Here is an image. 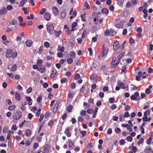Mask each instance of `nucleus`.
<instances>
[{
  "mask_svg": "<svg viewBox=\"0 0 153 153\" xmlns=\"http://www.w3.org/2000/svg\"><path fill=\"white\" fill-rule=\"evenodd\" d=\"M92 17L94 19V23L95 24L94 28H95L94 30H97L103 26V25L102 24V19H99L98 15L96 13H94L92 14Z\"/></svg>",
  "mask_w": 153,
  "mask_h": 153,
  "instance_id": "f257e3e1",
  "label": "nucleus"
},
{
  "mask_svg": "<svg viewBox=\"0 0 153 153\" xmlns=\"http://www.w3.org/2000/svg\"><path fill=\"white\" fill-rule=\"evenodd\" d=\"M109 45L108 44H104L102 49L101 56L103 57L106 55L108 51Z\"/></svg>",
  "mask_w": 153,
  "mask_h": 153,
  "instance_id": "f03ea898",
  "label": "nucleus"
},
{
  "mask_svg": "<svg viewBox=\"0 0 153 153\" xmlns=\"http://www.w3.org/2000/svg\"><path fill=\"white\" fill-rule=\"evenodd\" d=\"M113 48L114 53H117L120 52L121 48H120V46L118 41H116L114 42Z\"/></svg>",
  "mask_w": 153,
  "mask_h": 153,
  "instance_id": "7ed1b4c3",
  "label": "nucleus"
},
{
  "mask_svg": "<svg viewBox=\"0 0 153 153\" xmlns=\"http://www.w3.org/2000/svg\"><path fill=\"white\" fill-rule=\"evenodd\" d=\"M47 32L50 34H53L54 33V27L53 24L51 23H48L46 25Z\"/></svg>",
  "mask_w": 153,
  "mask_h": 153,
  "instance_id": "20e7f679",
  "label": "nucleus"
},
{
  "mask_svg": "<svg viewBox=\"0 0 153 153\" xmlns=\"http://www.w3.org/2000/svg\"><path fill=\"white\" fill-rule=\"evenodd\" d=\"M22 113L21 111H18L15 113L13 116V119L15 120L19 119L22 117Z\"/></svg>",
  "mask_w": 153,
  "mask_h": 153,
  "instance_id": "39448f33",
  "label": "nucleus"
},
{
  "mask_svg": "<svg viewBox=\"0 0 153 153\" xmlns=\"http://www.w3.org/2000/svg\"><path fill=\"white\" fill-rule=\"evenodd\" d=\"M117 84L119 85L121 88L125 89L126 86L125 85V84L120 80H118L117 82Z\"/></svg>",
  "mask_w": 153,
  "mask_h": 153,
  "instance_id": "423d86ee",
  "label": "nucleus"
},
{
  "mask_svg": "<svg viewBox=\"0 0 153 153\" xmlns=\"http://www.w3.org/2000/svg\"><path fill=\"white\" fill-rule=\"evenodd\" d=\"M51 17V14L48 12L46 13L44 15L45 19L47 21H48L50 20Z\"/></svg>",
  "mask_w": 153,
  "mask_h": 153,
  "instance_id": "0eeeda50",
  "label": "nucleus"
},
{
  "mask_svg": "<svg viewBox=\"0 0 153 153\" xmlns=\"http://www.w3.org/2000/svg\"><path fill=\"white\" fill-rule=\"evenodd\" d=\"M13 51L11 49L7 50L6 51V56L7 57H10L12 56Z\"/></svg>",
  "mask_w": 153,
  "mask_h": 153,
  "instance_id": "6e6552de",
  "label": "nucleus"
},
{
  "mask_svg": "<svg viewBox=\"0 0 153 153\" xmlns=\"http://www.w3.org/2000/svg\"><path fill=\"white\" fill-rule=\"evenodd\" d=\"M70 130V128L67 127L66 128L65 131H64L65 134L68 137H70L71 136V134L69 132Z\"/></svg>",
  "mask_w": 153,
  "mask_h": 153,
  "instance_id": "1a4fd4ad",
  "label": "nucleus"
},
{
  "mask_svg": "<svg viewBox=\"0 0 153 153\" xmlns=\"http://www.w3.org/2000/svg\"><path fill=\"white\" fill-rule=\"evenodd\" d=\"M7 12L6 9L5 7H3L0 10V15H4L7 13Z\"/></svg>",
  "mask_w": 153,
  "mask_h": 153,
  "instance_id": "9d476101",
  "label": "nucleus"
},
{
  "mask_svg": "<svg viewBox=\"0 0 153 153\" xmlns=\"http://www.w3.org/2000/svg\"><path fill=\"white\" fill-rule=\"evenodd\" d=\"M125 21H123L120 23L117 24L115 26L117 28H122L123 27V25Z\"/></svg>",
  "mask_w": 153,
  "mask_h": 153,
  "instance_id": "9b49d317",
  "label": "nucleus"
},
{
  "mask_svg": "<svg viewBox=\"0 0 153 153\" xmlns=\"http://www.w3.org/2000/svg\"><path fill=\"white\" fill-rule=\"evenodd\" d=\"M139 96V93L138 92H135L134 95H132L131 97V100H136L137 97Z\"/></svg>",
  "mask_w": 153,
  "mask_h": 153,
  "instance_id": "f8f14e48",
  "label": "nucleus"
},
{
  "mask_svg": "<svg viewBox=\"0 0 153 153\" xmlns=\"http://www.w3.org/2000/svg\"><path fill=\"white\" fill-rule=\"evenodd\" d=\"M52 10H53V14L55 15L56 16L58 15L59 13L58 9L57 8L55 7H54L52 8Z\"/></svg>",
  "mask_w": 153,
  "mask_h": 153,
  "instance_id": "ddd939ff",
  "label": "nucleus"
},
{
  "mask_svg": "<svg viewBox=\"0 0 153 153\" xmlns=\"http://www.w3.org/2000/svg\"><path fill=\"white\" fill-rule=\"evenodd\" d=\"M33 44V42L30 40H27L25 42L26 45L28 47L31 46Z\"/></svg>",
  "mask_w": 153,
  "mask_h": 153,
  "instance_id": "4468645a",
  "label": "nucleus"
},
{
  "mask_svg": "<svg viewBox=\"0 0 153 153\" xmlns=\"http://www.w3.org/2000/svg\"><path fill=\"white\" fill-rule=\"evenodd\" d=\"M65 50V48L64 46L61 47L60 45H58L57 49L58 51H60L61 52H62L64 51Z\"/></svg>",
  "mask_w": 153,
  "mask_h": 153,
  "instance_id": "2eb2a0df",
  "label": "nucleus"
},
{
  "mask_svg": "<svg viewBox=\"0 0 153 153\" xmlns=\"http://www.w3.org/2000/svg\"><path fill=\"white\" fill-rule=\"evenodd\" d=\"M62 102L58 101H57L56 103L55 104V105L54 106V107L56 108L57 109H58V108L61 106V105Z\"/></svg>",
  "mask_w": 153,
  "mask_h": 153,
  "instance_id": "dca6fc26",
  "label": "nucleus"
},
{
  "mask_svg": "<svg viewBox=\"0 0 153 153\" xmlns=\"http://www.w3.org/2000/svg\"><path fill=\"white\" fill-rule=\"evenodd\" d=\"M25 134L26 136L28 137L30 136L31 134V131L30 129H27L25 131Z\"/></svg>",
  "mask_w": 153,
  "mask_h": 153,
  "instance_id": "f3484780",
  "label": "nucleus"
},
{
  "mask_svg": "<svg viewBox=\"0 0 153 153\" xmlns=\"http://www.w3.org/2000/svg\"><path fill=\"white\" fill-rule=\"evenodd\" d=\"M45 71V67L43 65L41 66L39 69V71L40 73H44Z\"/></svg>",
  "mask_w": 153,
  "mask_h": 153,
  "instance_id": "a211bd4d",
  "label": "nucleus"
},
{
  "mask_svg": "<svg viewBox=\"0 0 153 153\" xmlns=\"http://www.w3.org/2000/svg\"><path fill=\"white\" fill-rule=\"evenodd\" d=\"M56 73L57 71L56 70L55 71H52L51 72V74L50 76L51 77L52 79L54 78L56 76Z\"/></svg>",
  "mask_w": 153,
  "mask_h": 153,
  "instance_id": "6ab92c4d",
  "label": "nucleus"
},
{
  "mask_svg": "<svg viewBox=\"0 0 153 153\" xmlns=\"http://www.w3.org/2000/svg\"><path fill=\"white\" fill-rule=\"evenodd\" d=\"M26 100L28 102V104L30 105H32V100L31 99L30 97H26Z\"/></svg>",
  "mask_w": 153,
  "mask_h": 153,
  "instance_id": "aec40b11",
  "label": "nucleus"
},
{
  "mask_svg": "<svg viewBox=\"0 0 153 153\" xmlns=\"http://www.w3.org/2000/svg\"><path fill=\"white\" fill-rule=\"evenodd\" d=\"M77 25V23L76 22H74L72 23L71 25L72 29L71 31H74L75 30V27Z\"/></svg>",
  "mask_w": 153,
  "mask_h": 153,
  "instance_id": "412c9836",
  "label": "nucleus"
},
{
  "mask_svg": "<svg viewBox=\"0 0 153 153\" xmlns=\"http://www.w3.org/2000/svg\"><path fill=\"white\" fill-rule=\"evenodd\" d=\"M17 24L16 21L14 19H12L9 21V24L11 25H15Z\"/></svg>",
  "mask_w": 153,
  "mask_h": 153,
  "instance_id": "4be33fe9",
  "label": "nucleus"
},
{
  "mask_svg": "<svg viewBox=\"0 0 153 153\" xmlns=\"http://www.w3.org/2000/svg\"><path fill=\"white\" fill-rule=\"evenodd\" d=\"M150 113V111L149 109L146 110L144 113V117H147L148 115H149Z\"/></svg>",
  "mask_w": 153,
  "mask_h": 153,
  "instance_id": "5701e85b",
  "label": "nucleus"
},
{
  "mask_svg": "<svg viewBox=\"0 0 153 153\" xmlns=\"http://www.w3.org/2000/svg\"><path fill=\"white\" fill-rule=\"evenodd\" d=\"M125 53L124 52H121L118 55L117 57V60L120 61L121 58L125 54Z\"/></svg>",
  "mask_w": 153,
  "mask_h": 153,
  "instance_id": "b1692460",
  "label": "nucleus"
},
{
  "mask_svg": "<svg viewBox=\"0 0 153 153\" xmlns=\"http://www.w3.org/2000/svg\"><path fill=\"white\" fill-rule=\"evenodd\" d=\"M27 1V0H22L20 3L19 7L23 6L25 4Z\"/></svg>",
  "mask_w": 153,
  "mask_h": 153,
  "instance_id": "393cba45",
  "label": "nucleus"
},
{
  "mask_svg": "<svg viewBox=\"0 0 153 153\" xmlns=\"http://www.w3.org/2000/svg\"><path fill=\"white\" fill-rule=\"evenodd\" d=\"M70 56L72 58L75 57L76 53L73 51H71L70 52Z\"/></svg>",
  "mask_w": 153,
  "mask_h": 153,
  "instance_id": "a878e982",
  "label": "nucleus"
},
{
  "mask_svg": "<svg viewBox=\"0 0 153 153\" xmlns=\"http://www.w3.org/2000/svg\"><path fill=\"white\" fill-rule=\"evenodd\" d=\"M116 34V32L115 30L113 29H111L110 30V36H113Z\"/></svg>",
  "mask_w": 153,
  "mask_h": 153,
  "instance_id": "bb28decb",
  "label": "nucleus"
},
{
  "mask_svg": "<svg viewBox=\"0 0 153 153\" xmlns=\"http://www.w3.org/2000/svg\"><path fill=\"white\" fill-rule=\"evenodd\" d=\"M87 35V32L86 30H84L82 32V38H84Z\"/></svg>",
  "mask_w": 153,
  "mask_h": 153,
  "instance_id": "cd10ccee",
  "label": "nucleus"
},
{
  "mask_svg": "<svg viewBox=\"0 0 153 153\" xmlns=\"http://www.w3.org/2000/svg\"><path fill=\"white\" fill-rule=\"evenodd\" d=\"M16 106L14 105H13L11 106H10L8 107V109L10 111H13L16 108Z\"/></svg>",
  "mask_w": 153,
  "mask_h": 153,
  "instance_id": "c85d7f7f",
  "label": "nucleus"
},
{
  "mask_svg": "<svg viewBox=\"0 0 153 153\" xmlns=\"http://www.w3.org/2000/svg\"><path fill=\"white\" fill-rule=\"evenodd\" d=\"M102 12L103 13L107 14L108 13V10L107 9L103 8L102 10Z\"/></svg>",
  "mask_w": 153,
  "mask_h": 153,
  "instance_id": "c756f323",
  "label": "nucleus"
},
{
  "mask_svg": "<svg viewBox=\"0 0 153 153\" xmlns=\"http://www.w3.org/2000/svg\"><path fill=\"white\" fill-rule=\"evenodd\" d=\"M129 43L131 45H133L134 44L135 41L131 37L129 40Z\"/></svg>",
  "mask_w": 153,
  "mask_h": 153,
  "instance_id": "7c9ffc66",
  "label": "nucleus"
},
{
  "mask_svg": "<svg viewBox=\"0 0 153 153\" xmlns=\"http://www.w3.org/2000/svg\"><path fill=\"white\" fill-rule=\"evenodd\" d=\"M73 108V106L71 105H69L67 108V110L69 112H71Z\"/></svg>",
  "mask_w": 153,
  "mask_h": 153,
  "instance_id": "2f4dec72",
  "label": "nucleus"
},
{
  "mask_svg": "<svg viewBox=\"0 0 153 153\" xmlns=\"http://www.w3.org/2000/svg\"><path fill=\"white\" fill-rule=\"evenodd\" d=\"M66 16V13L65 11H62L61 14V18L64 19Z\"/></svg>",
  "mask_w": 153,
  "mask_h": 153,
  "instance_id": "473e14b6",
  "label": "nucleus"
},
{
  "mask_svg": "<svg viewBox=\"0 0 153 153\" xmlns=\"http://www.w3.org/2000/svg\"><path fill=\"white\" fill-rule=\"evenodd\" d=\"M97 75L95 74H92L90 76V78L93 80H95L97 78Z\"/></svg>",
  "mask_w": 153,
  "mask_h": 153,
  "instance_id": "72a5a7b5",
  "label": "nucleus"
},
{
  "mask_svg": "<svg viewBox=\"0 0 153 153\" xmlns=\"http://www.w3.org/2000/svg\"><path fill=\"white\" fill-rule=\"evenodd\" d=\"M80 114L82 116H84L86 115V111L85 110H81L80 113Z\"/></svg>",
  "mask_w": 153,
  "mask_h": 153,
  "instance_id": "f704fd0d",
  "label": "nucleus"
},
{
  "mask_svg": "<svg viewBox=\"0 0 153 153\" xmlns=\"http://www.w3.org/2000/svg\"><path fill=\"white\" fill-rule=\"evenodd\" d=\"M44 45L46 48H48L50 46V44L48 42H45L44 43Z\"/></svg>",
  "mask_w": 153,
  "mask_h": 153,
  "instance_id": "c9c22d12",
  "label": "nucleus"
},
{
  "mask_svg": "<svg viewBox=\"0 0 153 153\" xmlns=\"http://www.w3.org/2000/svg\"><path fill=\"white\" fill-rule=\"evenodd\" d=\"M15 98L16 99L19 100L20 99V95L19 93H16L15 94Z\"/></svg>",
  "mask_w": 153,
  "mask_h": 153,
  "instance_id": "e433bc0d",
  "label": "nucleus"
},
{
  "mask_svg": "<svg viewBox=\"0 0 153 153\" xmlns=\"http://www.w3.org/2000/svg\"><path fill=\"white\" fill-rule=\"evenodd\" d=\"M67 62L69 64H71L73 62V59L71 58H69L67 60Z\"/></svg>",
  "mask_w": 153,
  "mask_h": 153,
  "instance_id": "4c0bfd02",
  "label": "nucleus"
},
{
  "mask_svg": "<svg viewBox=\"0 0 153 153\" xmlns=\"http://www.w3.org/2000/svg\"><path fill=\"white\" fill-rule=\"evenodd\" d=\"M125 143V140L124 139H121L119 141V144L120 145H123Z\"/></svg>",
  "mask_w": 153,
  "mask_h": 153,
  "instance_id": "58836bf2",
  "label": "nucleus"
},
{
  "mask_svg": "<svg viewBox=\"0 0 153 153\" xmlns=\"http://www.w3.org/2000/svg\"><path fill=\"white\" fill-rule=\"evenodd\" d=\"M131 4L130 1H128L126 4V7L127 8H130L131 7Z\"/></svg>",
  "mask_w": 153,
  "mask_h": 153,
  "instance_id": "ea45409f",
  "label": "nucleus"
},
{
  "mask_svg": "<svg viewBox=\"0 0 153 153\" xmlns=\"http://www.w3.org/2000/svg\"><path fill=\"white\" fill-rule=\"evenodd\" d=\"M62 31L61 30H59L57 32H56L55 31V35L57 37L59 36L60 35Z\"/></svg>",
  "mask_w": 153,
  "mask_h": 153,
  "instance_id": "a19ab883",
  "label": "nucleus"
},
{
  "mask_svg": "<svg viewBox=\"0 0 153 153\" xmlns=\"http://www.w3.org/2000/svg\"><path fill=\"white\" fill-rule=\"evenodd\" d=\"M43 62V60L40 59H38L37 61V63L39 65H41Z\"/></svg>",
  "mask_w": 153,
  "mask_h": 153,
  "instance_id": "79ce46f5",
  "label": "nucleus"
},
{
  "mask_svg": "<svg viewBox=\"0 0 153 153\" xmlns=\"http://www.w3.org/2000/svg\"><path fill=\"white\" fill-rule=\"evenodd\" d=\"M6 9L7 10L10 11L12 9L13 7L10 5H8L7 6V8Z\"/></svg>",
  "mask_w": 153,
  "mask_h": 153,
  "instance_id": "37998d69",
  "label": "nucleus"
},
{
  "mask_svg": "<svg viewBox=\"0 0 153 153\" xmlns=\"http://www.w3.org/2000/svg\"><path fill=\"white\" fill-rule=\"evenodd\" d=\"M152 138L151 137H149V138L146 140V142L147 144L150 145L151 144V141L152 140Z\"/></svg>",
  "mask_w": 153,
  "mask_h": 153,
  "instance_id": "c03bdc74",
  "label": "nucleus"
},
{
  "mask_svg": "<svg viewBox=\"0 0 153 153\" xmlns=\"http://www.w3.org/2000/svg\"><path fill=\"white\" fill-rule=\"evenodd\" d=\"M115 101L113 97L110 98L109 100V102L111 103H113Z\"/></svg>",
  "mask_w": 153,
  "mask_h": 153,
  "instance_id": "a18cd8bd",
  "label": "nucleus"
},
{
  "mask_svg": "<svg viewBox=\"0 0 153 153\" xmlns=\"http://www.w3.org/2000/svg\"><path fill=\"white\" fill-rule=\"evenodd\" d=\"M8 127L7 126H5L3 129V131L4 133H5L8 130Z\"/></svg>",
  "mask_w": 153,
  "mask_h": 153,
  "instance_id": "49530a36",
  "label": "nucleus"
},
{
  "mask_svg": "<svg viewBox=\"0 0 153 153\" xmlns=\"http://www.w3.org/2000/svg\"><path fill=\"white\" fill-rule=\"evenodd\" d=\"M42 137L40 136H38L36 138V141L39 142H40L41 141Z\"/></svg>",
  "mask_w": 153,
  "mask_h": 153,
  "instance_id": "de8ad7c7",
  "label": "nucleus"
},
{
  "mask_svg": "<svg viewBox=\"0 0 153 153\" xmlns=\"http://www.w3.org/2000/svg\"><path fill=\"white\" fill-rule=\"evenodd\" d=\"M11 68L12 70L13 71H15L16 69L17 66L16 65H13Z\"/></svg>",
  "mask_w": 153,
  "mask_h": 153,
  "instance_id": "09e8293b",
  "label": "nucleus"
},
{
  "mask_svg": "<svg viewBox=\"0 0 153 153\" xmlns=\"http://www.w3.org/2000/svg\"><path fill=\"white\" fill-rule=\"evenodd\" d=\"M67 81V79L66 78H64L61 79L60 82L62 83H64Z\"/></svg>",
  "mask_w": 153,
  "mask_h": 153,
  "instance_id": "8fccbe9b",
  "label": "nucleus"
},
{
  "mask_svg": "<svg viewBox=\"0 0 153 153\" xmlns=\"http://www.w3.org/2000/svg\"><path fill=\"white\" fill-rule=\"evenodd\" d=\"M11 129L12 130H16L17 129V128L16 125H14L12 126Z\"/></svg>",
  "mask_w": 153,
  "mask_h": 153,
  "instance_id": "3c124183",
  "label": "nucleus"
},
{
  "mask_svg": "<svg viewBox=\"0 0 153 153\" xmlns=\"http://www.w3.org/2000/svg\"><path fill=\"white\" fill-rule=\"evenodd\" d=\"M109 34L110 35V30H105L104 32L105 35L107 36Z\"/></svg>",
  "mask_w": 153,
  "mask_h": 153,
  "instance_id": "603ef678",
  "label": "nucleus"
},
{
  "mask_svg": "<svg viewBox=\"0 0 153 153\" xmlns=\"http://www.w3.org/2000/svg\"><path fill=\"white\" fill-rule=\"evenodd\" d=\"M114 131L116 133L120 132L121 131L120 129L119 128H116L114 129Z\"/></svg>",
  "mask_w": 153,
  "mask_h": 153,
  "instance_id": "864d4df0",
  "label": "nucleus"
},
{
  "mask_svg": "<svg viewBox=\"0 0 153 153\" xmlns=\"http://www.w3.org/2000/svg\"><path fill=\"white\" fill-rule=\"evenodd\" d=\"M137 0H132L131 1L132 4L133 6L136 5L137 4Z\"/></svg>",
  "mask_w": 153,
  "mask_h": 153,
  "instance_id": "5fc2aeb1",
  "label": "nucleus"
},
{
  "mask_svg": "<svg viewBox=\"0 0 153 153\" xmlns=\"http://www.w3.org/2000/svg\"><path fill=\"white\" fill-rule=\"evenodd\" d=\"M130 106L129 105H126L125 108V110L126 111H129L130 109Z\"/></svg>",
  "mask_w": 153,
  "mask_h": 153,
  "instance_id": "6e6d98bb",
  "label": "nucleus"
},
{
  "mask_svg": "<svg viewBox=\"0 0 153 153\" xmlns=\"http://www.w3.org/2000/svg\"><path fill=\"white\" fill-rule=\"evenodd\" d=\"M17 53L16 52H13V53L12 54V57L13 58H15L17 56Z\"/></svg>",
  "mask_w": 153,
  "mask_h": 153,
  "instance_id": "4d7b16f0",
  "label": "nucleus"
},
{
  "mask_svg": "<svg viewBox=\"0 0 153 153\" xmlns=\"http://www.w3.org/2000/svg\"><path fill=\"white\" fill-rule=\"evenodd\" d=\"M69 140V142L68 146H69V148H70L73 146V142L72 141H71L70 140Z\"/></svg>",
  "mask_w": 153,
  "mask_h": 153,
  "instance_id": "13d9d810",
  "label": "nucleus"
},
{
  "mask_svg": "<svg viewBox=\"0 0 153 153\" xmlns=\"http://www.w3.org/2000/svg\"><path fill=\"white\" fill-rule=\"evenodd\" d=\"M127 140L129 142H131L132 140V138L131 136H129L126 138Z\"/></svg>",
  "mask_w": 153,
  "mask_h": 153,
  "instance_id": "bf43d9fd",
  "label": "nucleus"
},
{
  "mask_svg": "<svg viewBox=\"0 0 153 153\" xmlns=\"http://www.w3.org/2000/svg\"><path fill=\"white\" fill-rule=\"evenodd\" d=\"M144 141V139L143 138H141L139 140L138 145H140V144H142L143 143Z\"/></svg>",
  "mask_w": 153,
  "mask_h": 153,
  "instance_id": "052dcab7",
  "label": "nucleus"
},
{
  "mask_svg": "<svg viewBox=\"0 0 153 153\" xmlns=\"http://www.w3.org/2000/svg\"><path fill=\"white\" fill-rule=\"evenodd\" d=\"M46 9L44 8H42V10L40 11L39 13L41 15H43L45 12Z\"/></svg>",
  "mask_w": 153,
  "mask_h": 153,
  "instance_id": "680f3d73",
  "label": "nucleus"
},
{
  "mask_svg": "<svg viewBox=\"0 0 153 153\" xmlns=\"http://www.w3.org/2000/svg\"><path fill=\"white\" fill-rule=\"evenodd\" d=\"M84 6L85 9H89L90 8V6L87 2H85Z\"/></svg>",
  "mask_w": 153,
  "mask_h": 153,
  "instance_id": "e2e57ef3",
  "label": "nucleus"
},
{
  "mask_svg": "<svg viewBox=\"0 0 153 153\" xmlns=\"http://www.w3.org/2000/svg\"><path fill=\"white\" fill-rule=\"evenodd\" d=\"M41 111V109H39L37 110V112L36 113V116L38 117L39 116Z\"/></svg>",
  "mask_w": 153,
  "mask_h": 153,
  "instance_id": "0e129e2a",
  "label": "nucleus"
},
{
  "mask_svg": "<svg viewBox=\"0 0 153 153\" xmlns=\"http://www.w3.org/2000/svg\"><path fill=\"white\" fill-rule=\"evenodd\" d=\"M76 13L75 11H74L73 12V16H71L70 17V18L71 19L72 18H73L74 17H75L76 16Z\"/></svg>",
  "mask_w": 153,
  "mask_h": 153,
  "instance_id": "69168bd1",
  "label": "nucleus"
},
{
  "mask_svg": "<svg viewBox=\"0 0 153 153\" xmlns=\"http://www.w3.org/2000/svg\"><path fill=\"white\" fill-rule=\"evenodd\" d=\"M50 113L49 112H47L45 114V115L44 116L45 118H47L50 115Z\"/></svg>",
  "mask_w": 153,
  "mask_h": 153,
  "instance_id": "338daca9",
  "label": "nucleus"
},
{
  "mask_svg": "<svg viewBox=\"0 0 153 153\" xmlns=\"http://www.w3.org/2000/svg\"><path fill=\"white\" fill-rule=\"evenodd\" d=\"M52 65V63L51 62L47 63L46 64V66L48 68H50Z\"/></svg>",
  "mask_w": 153,
  "mask_h": 153,
  "instance_id": "774afa93",
  "label": "nucleus"
}]
</instances>
